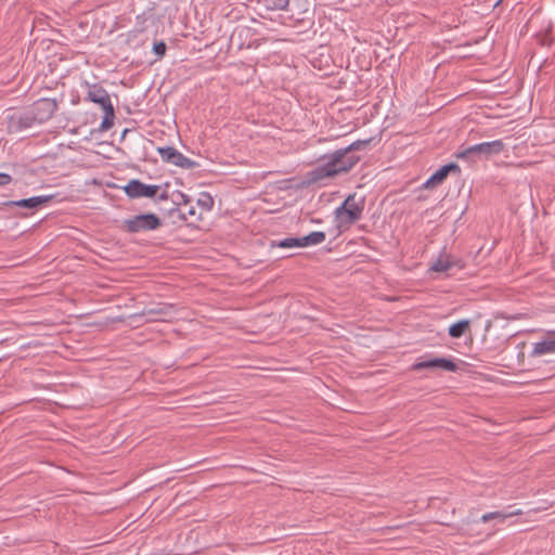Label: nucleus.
Here are the masks:
<instances>
[{"label":"nucleus","instance_id":"obj_23","mask_svg":"<svg viewBox=\"0 0 555 555\" xmlns=\"http://www.w3.org/2000/svg\"><path fill=\"white\" fill-rule=\"evenodd\" d=\"M412 369L414 371L436 370L437 369V358L418 361L415 364H413Z\"/></svg>","mask_w":555,"mask_h":555},{"label":"nucleus","instance_id":"obj_8","mask_svg":"<svg viewBox=\"0 0 555 555\" xmlns=\"http://www.w3.org/2000/svg\"><path fill=\"white\" fill-rule=\"evenodd\" d=\"M29 109L36 121L42 124L53 116L57 109V103L54 99L42 98L34 102V104L29 106Z\"/></svg>","mask_w":555,"mask_h":555},{"label":"nucleus","instance_id":"obj_32","mask_svg":"<svg viewBox=\"0 0 555 555\" xmlns=\"http://www.w3.org/2000/svg\"><path fill=\"white\" fill-rule=\"evenodd\" d=\"M446 168L448 169V172L451 173V172H456V173H461V168L457 164L455 163H449L446 165Z\"/></svg>","mask_w":555,"mask_h":555},{"label":"nucleus","instance_id":"obj_6","mask_svg":"<svg viewBox=\"0 0 555 555\" xmlns=\"http://www.w3.org/2000/svg\"><path fill=\"white\" fill-rule=\"evenodd\" d=\"M122 189L130 198H154L160 186L156 184H145L139 179H131Z\"/></svg>","mask_w":555,"mask_h":555},{"label":"nucleus","instance_id":"obj_33","mask_svg":"<svg viewBox=\"0 0 555 555\" xmlns=\"http://www.w3.org/2000/svg\"><path fill=\"white\" fill-rule=\"evenodd\" d=\"M156 202L167 201L169 195L166 191L162 192L159 195H156Z\"/></svg>","mask_w":555,"mask_h":555},{"label":"nucleus","instance_id":"obj_1","mask_svg":"<svg viewBox=\"0 0 555 555\" xmlns=\"http://www.w3.org/2000/svg\"><path fill=\"white\" fill-rule=\"evenodd\" d=\"M319 160L323 164L305 173L301 181L302 186H311L324 179L349 172L360 162V157L341 147L321 156Z\"/></svg>","mask_w":555,"mask_h":555},{"label":"nucleus","instance_id":"obj_12","mask_svg":"<svg viewBox=\"0 0 555 555\" xmlns=\"http://www.w3.org/2000/svg\"><path fill=\"white\" fill-rule=\"evenodd\" d=\"M86 100L99 104L102 109L113 106L108 92L99 83L88 85Z\"/></svg>","mask_w":555,"mask_h":555},{"label":"nucleus","instance_id":"obj_18","mask_svg":"<svg viewBox=\"0 0 555 555\" xmlns=\"http://www.w3.org/2000/svg\"><path fill=\"white\" fill-rule=\"evenodd\" d=\"M448 176V169L446 168V165H443L431 175V177L425 182L424 186L426 189L437 186L441 184Z\"/></svg>","mask_w":555,"mask_h":555},{"label":"nucleus","instance_id":"obj_3","mask_svg":"<svg viewBox=\"0 0 555 555\" xmlns=\"http://www.w3.org/2000/svg\"><path fill=\"white\" fill-rule=\"evenodd\" d=\"M365 198H356V194H349L335 211V219L339 227H350L358 222L363 214Z\"/></svg>","mask_w":555,"mask_h":555},{"label":"nucleus","instance_id":"obj_15","mask_svg":"<svg viewBox=\"0 0 555 555\" xmlns=\"http://www.w3.org/2000/svg\"><path fill=\"white\" fill-rule=\"evenodd\" d=\"M251 35H253V30L250 27L237 26L231 36V41L232 42L237 41L238 49H242L244 47L249 48L250 43L249 42L245 43V41L243 39H246V38L250 37Z\"/></svg>","mask_w":555,"mask_h":555},{"label":"nucleus","instance_id":"obj_30","mask_svg":"<svg viewBox=\"0 0 555 555\" xmlns=\"http://www.w3.org/2000/svg\"><path fill=\"white\" fill-rule=\"evenodd\" d=\"M186 214V221L192 218L194 220H202L201 215L197 214L195 207L191 206L188 211H184Z\"/></svg>","mask_w":555,"mask_h":555},{"label":"nucleus","instance_id":"obj_16","mask_svg":"<svg viewBox=\"0 0 555 555\" xmlns=\"http://www.w3.org/2000/svg\"><path fill=\"white\" fill-rule=\"evenodd\" d=\"M469 320H460L450 325L448 333L452 338H460L469 330Z\"/></svg>","mask_w":555,"mask_h":555},{"label":"nucleus","instance_id":"obj_13","mask_svg":"<svg viewBox=\"0 0 555 555\" xmlns=\"http://www.w3.org/2000/svg\"><path fill=\"white\" fill-rule=\"evenodd\" d=\"M555 353V331H547L545 338L533 346L532 356Z\"/></svg>","mask_w":555,"mask_h":555},{"label":"nucleus","instance_id":"obj_7","mask_svg":"<svg viewBox=\"0 0 555 555\" xmlns=\"http://www.w3.org/2000/svg\"><path fill=\"white\" fill-rule=\"evenodd\" d=\"M326 235L322 231H314L302 237H286L276 243L281 248L306 247L323 243Z\"/></svg>","mask_w":555,"mask_h":555},{"label":"nucleus","instance_id":"obj_22","mask_svg":"<svg viewBox=\"0 0 555 555\" xmlns=\"http://www.w3.org/2000/svg\"><path fill=\"white\" fill-rule=\"evenodd\" d=\"M453 266L448 258H438L431 266L430 270L435 272H447Z\"/></svg>","mask_w":555,"mask_h":555},{"label":"nucleus","instance_id":"obj_21","mask_svg":"<svg viewBox=\"0 0 555 555\" xmlns=\"http://www.w3.org/2000/svg\"><path fill=\"white\" fill-rule=\"evenodd\" d=\"M214 204H215L214 197L209 193L202 192L199 194V197L197 198V205L202 209H204L206 211H210L214 208Z\"/></svg>","mask_w":555,"mask_h":555},{"label":"nucleus","instance_id":"obj_10","mask_svg":"<svg viewBox=\"0 0 555 555\" xmlns=\"http://www.w3.org/2000/svg\"><path fill=\"white\" fill-rule=\"evenodd\" d=\"M55 198L54 194L50 195H38L29 198H22L17 201H8L3 203L5 207H21L28 210H37L43 205L52 202Z\"/></svg>","mask_w":555,"mask_h":555},{"label":"nucleus","instance_id":"obj_28","mask_svg":"<svg viewBox=\"0 0 555 555\" xmlns=\"http://www.w3.org/2000/svg\"><path fill=\"white\" fill-rule=\"evenodd\" d=\"M166 43L164 41H158L153 44V52L157 55L158 59L163 57L166 54Z\"/></svg>","mask_w":555,"mask_h":555},{"label":"nucleus","instance_id":"obj_20","mask_svg":"<svg viewBox=\"0 0 555 555\" xmlns=\"http://www.w3.org/2000/svg\"><path fill=\"white\" fill-rule=\"evenodd\" d=\"M309 7V0H289L287 5V12L294 14H302L307 12Z\"/></svg>","mask_w":555,"mask_h":555},{"label":"nucleus","instance_id":"obj_11","mask_svg":"<svg viewBox=\"0 0 555 555\" xmlns=\"http://www.w3.org/2000/svg\"><path fill=\"white\" fill-rule=\"evenodd\" d=\"M175 306L160 302L153 308H144L140 315L147 317L149 321H167L173 317Z\"/></svg>","mask_w":555,"mask_h":555},{"label":"nucleus","instance_id":"obj_31","mask_svg":"<svg viewBox=\"0 0 555 555\" xmlns=\"http://www.w3.org/2000/svg\"><path fill=\"white\" fill-rule=\"evenodd\" d=\"M12 181V177L9 173L0 172V186L7 185Z\"/></svg>","mask_w":555,"mask_h":555},{"label":"nucleus","instance_id":"obj_5","mask_svg":"<svg viewBox=\"0 0 555 555\" xmlns=\"http://www.w3.org/2000/svg\"><path fill=\"white\" fill-rule=\"evenodd\" d=\"M157 152L160 155L163 162L172 164L180 168L193 169L198 166V164L195 160L184 156L182 153H180L177 149L172 146H159L157 147Z\"/></svg>","mask_w":555,"mask_h":555},{"label":"nucleus","instance_id":"obj_9","mask_svg":"<svg viewBox=\"0 0 555 555\" xmlns=\"http://www.w3.org/2000/svg\"><path fill=\"white\" fill-rule=\"evenodd\" d=\"M38 124L28 108L23 112H17L9 116L8 129L10 132H18L21 130L33 127Z\"/></svg>","mask_w":555,"mask_h":555},{"label":"nucleus","instance_id":"obj_2","mask_svg":"<svg viewBox=\"0 0 555 555\" xmlns=\"http://www.w3.org/2000/svg\"><path fill=\"white\" fill-rule=\"evenodd\" d=\"M504 150V142L502 140H494L474 144L467 147L462 145L455 156L459 159L475 163L479 159H489L492 156L501 154Z\"/></svg>","mask_w":555,"mask_h":555},{"label":"nucleus","instance_id":"obj_17","mask_svg":"<svg viewBox=\"0 0 555 555\" xmlns=\"http://www.w3.org/2000/svg\"><path fill=\"white\" fill-rule=\"evenodd\" d=\"M516 515H521V511L516 509V511H512V512H503V511L491 512V513H487V514L482 515L481 521L488 522L489 520L498 519L501 522H503L507 518H509L512 516H516Z\"/></svg>","mask_w":555,"mask_h":555},{"label":"nucleus","instance_id":"obj_19","mask_svg":"<svg viewBox=\"0 0 555 555\" xmlns=\"http://www.w3.org/2000/svg\"><path fill=\"white\" fill-rule=\"evenodd\" d=\"M104 116L100 125L101 131H107L114 126L115 109L114 106H109L103 109Z\"/></svg>","mask_w":555,"mask_h":555},{"label":"nucleus","instance_id":"obj_25","mask_svg":"<svg viewBox=\"0 0 555 555\" xmlns=\"http://www.w3.org/2000/svg\"><path fill=\"white\" fill-rule=\"evenodd\" d=\"M289 0H266V7L270 10L287 11Z\"/></svg>","mask_w":555,"mask_h":555},{"label":"nucleus","instance_id":"obj_24","mask_svg":"<svg viewBox=\"0 0 555 555\" xmlns=\"http://www.w3.org/2000/svg\"><path fill=\"white\" fill-rule=\"evenodd\" d=\"M437 369L455 372L457 370V365L452 359L437 358Z\"/></svg>","mask_w":555,"mask_h":555},{"label":"nucleus","instance_id":"obj_26","mask_svg":"<svg viewBox=\"0 0 555 555\" xmlns=\"http://www.w3.org/2000/svg\"><path fill=\"white\" fill-rule=\"evenodd\" d=\"M370 142H371V139L357 140L344 149L347 150L348 153L352 154L353 152L365 147Z\"/></svg>","mask_w":555,"mask_h":555},{"label":"nucleus","instance_id":"obj_14","mask_svg":"<svg viewBox=\"0 0 555 555\" xmlns=\"http://www.w3.org/2000/svg\"><path fill=\"white\" fill-rule=\"evenodd\" d=\"M153 10H147L139 14L135 18L134 28L129 33V36H137L138 34L144 33L149 28V22L153 21Z\"/></svg>","mask_w":555,"mask_h":555},{"label":"nucleus","instance_id":"obj_29","mask_svg":"<svg viewBox=\"0 0 555 555\" xmlns=\"http://www.w3.org/2000/svg\"><path fill=\"white\" fill-rule=\"evenodd\" d=\"M177 196H178V199L175 201V204L177 206L188 205L191 202L190 197L186 194L182 193V192H177Z\"/></svg>","mask_w":555,"mask_h":555},{"label":"nucleus","instance_id":"obj_4","mask_svg":"<svg viewBox=\"0 0 555 555\" xmlns=\"http://www.w3.org/2000/svg\"><path fill=\"white\" fill-rule=\"evenodd\" d=\"M160 227V218L153 212L135 215L131 218L125 219L121 224V229L125 232L132 234L146 231H154Z\"/></svg>","mask_w":555,"mask_h":555},{"label":"nucleus","instance_id":"obj_27","mask_svg":"<svg viewBox=\"0 0 555 555\" xmlns=\"http://www.w3.org/2000/svg\"><path fill=\"white\" fill-rule=\"evenodd\" d=\"M168 215L175 220L186 221V214L182 211L178 206L169 209Z\"/></svg>","mask_w":555,"mask_h":555}]
</instances>
